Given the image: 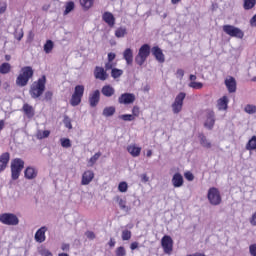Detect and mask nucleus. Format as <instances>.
I'll return each mask as SVG.
<instances>
[{"label": "nucleus", "instance_id": "47", "mask_svg": "<svg viewBox=\"0 0 256 256\" xmlns=\"http://www.w3.org/2000/svg\"><path fill=\"white\" fill-rule=\"evenodd\" d=\"M129 239H131V231L124 230L122 232V241H129Z\"/></svg>", "mask_w": 256, "mask_h": 256}, {"label": "nucleus", "instance_id": "12", "mask_svg": "<svg viewBox=\"0 0 256 256\" xmlns=\"http://www.w3.org/2000/svg\"><path fill=\"white\" fill-rule=\"evenodd\" d=\"M100 101H101V92L99 90H94L89 94L88 102L90 107L92 108L97 107Z\"/></svg>", "mask_w": 256, "mask_h": 256}, {"label": "nucleus", "instance_id": "45", "mask_svg": "<svg viewBox=\"0 0 256 256\" xmlns=\"http://www.w3.org/2000/svg\"><path fill=\"white\" fill-rule=\"evenodd\" d=\"M63 123L66 129H73V124H71V118L69 116H64Z\"/></svg>", "mask_w": 256, "mask_h": 256}, {"label": "nucleus", "instance_id": "53", "mask_svg": "<svg viewBox=\"0 0 256 256\" xmlns=\"http://www.w3.org/2000/svg\"><path fill=\"white\" fill-rule=\"evenodd\" d=\"M45 99H46V101H51V99H53V92L47 91L45 93Z\"/></svg>", "mask_w": 256, "mask_h": 256}, {"label": "nucleus", "instance_id": "28", "mask_svg": "<svg viewBox=\"0 0 256 256\" xmlns=\"http://www.w3.org/2000/svg\"><path fill=\"white\" fill-rule=\"evenodd\" d=\"M199 139H200V145L202 147H205V149H211V142H209V140H207V137L204 136L203 133L199 134Z\"/></svg>", "mask_w": 256, "mask_h": 256}, {"label": "nucleus", "instance_id": "30", "mask_svg": "<svg viewBox=\"0 0 256 256\" xmlns=\"http://www.w3.org/2000/svg\"><path fill=\"white\" fill-rule=\"evenodd\" d=\"M247 151H256V136H252L246 144Z\"/></svg>", "mask_w": 256, "mask_h": 256}, {"label": "nucleus", "instance_id": "14", "mask_svg": "<svg viewBox=\"0 0 256 256\" xmlns=\"http://www.w3.org/2000/svg\"><path fill=\"white\" fill-rule=\"evenodd\" d=\"M204 127L206 129H213L215 127V111L207 110L206 111V121L204 123Z\"/></svg>", "mask_w": 256, "mask_h": 256}, {"label": "nucleus", "instance_id": "63", "mask_svg": "<svg viewBox=\"0 0 256 256\" xmlns=\"http://www.w3.org/2000/svg\"><path fill=\"white\" fill-rule=\"evenodd\" d=\"M69 244H62L61 249L62 251H69Z\"/></svg>", "mask_w": 256, "mask_h": 256}, {"label": "nucleus", "instance_id": "32", "mask_svg": "<svg viewBox=\"0 0 256 256\" xmlns=\"http://www.w3.org/2000/svg\"><path fill=\"white\" fill-rule=\"evenodd\" d=\"M125 35H127V28L119 27L116 29L115 37H117V39H121V38L125 37Z\"/></svg>", "mask_w": 256, "mask_h": 256}, {"label": "nucleus", "instance_id": "44", "mask_svg": "<svg viewBox=\"0 0 256 256\" xmlns=\"http://www.w3.org/2000/svg\"><path fill=\"white\" fill-rule=\"evenodd\" d=\"M188 87L191 89H203V83L201 82H190L188 84Z\"/></svg>", "mask_w": 256, "mask_h": 256}, {"label": "nucleus", "instance_id": "64", "mask_svg": "<svg viewBox=\"0 0 256 256\" xmlns=\"http://www.w3.org/2000/svg\"><path fill=\"white\" fill-rule=\"evenodd\" d=\"M3 129H5V120H0V133Z\"/></svg>", "mask_w": 256, "mask_h": 256}, {"label": "nucleus", "instance_id": "15", "mask_svg": "<svg viewBox=\"0 0 256 256\" xmlns=\"http://www.w3.org/2000/svg\"><path fill=\"white\" fill-rule=\"evenodd\" d=\"M11 161V154L9 152H4L0 155V173H3Z\"/></svg>", "mask_w": 256, "mask_h": 256}, {"label": "nucleus", "instance_id": "22", "mask_svg": "<svg viewBox=\"0 0 256 256\" xmlns=\"http://www.w3.org/2000/svg\"><path fill=\"white\" fill-rule=\"evenodd\" d=\"M183 183H185V180H183V175L181 173L177 172L172 177V185L175 188L183 187Z\"/></svg>", "mask_w": 256, "mask_h": 256}, {"label": "nucleus", "instance_id": "23", "mask_svg": "<svg viewBox=\"0 0 256 256\" xmlns=\"http://www.w3.org/2000/svg\"><path fill=\"white\" fill-rule=\"evenodd\" d=\"M102 19L107 23L108 26L115 27V16H113V13L104 12Z\"/></svg>", "mask_w": 256, "mask_h": 256}, {"label": "nucleus", "instance_id": "3", "mask_svg": "<svg viewBox=\"0 0 256 256\" xmlns=\"http://www.w3.org/2000/svg\"><path fill=\"white\" fill-rule=\"evenodd\" d=\"M10 169L12 181H17L21 177V172L25 169V161L21 158L12 159Z\"/></svg>", "mask_w": 256, "mask_h": 256}, {"label": "nucleus", "instance_id": "27", "mask_svg": "<svg viewBox=\"0 0 256 256\" xmlns=\"http://www.w3.org/2000/svg\"><path fill=\"white\" fill-rule=\"evenodd\" d=\"M123 58L125 59L127 65H133V50L131 48H127L123 52Z\"/></svg>", "mask_w": 256, "mask_h": 256}, {"label": "nucleus", "instance_id": "43", "mask_svg": "<svg viewBox=\"0 0 256 256\" xmlns=\"http://www.w3.org/2000/svg\"><path fill=\"white\" fill-rule=\"evenodd\" d=\"M127 189H129V186L127 185V182H120L118 185V191L120 193H127Z\"/></svg>", "mask_w": 256, "mask_h": 256}, {"label": "nucleus", "instance_id": "24", "mask_svg": "<svg viewBox=\"0 0 256 256\" xmlns=\"http://www.w3.org/2000/svg\"><path fill=\"white\" fill-rule=\"evenodd\" d=\"M127 151L132 157H139V155H141V147L136 144L128 145Z\"/></svg>", "mask_w": 256, "mask_h": 256}, {"label": "nucleus", "instance_id": "62", "mask_svg": "<svg viewBox=\"0 0 256 256\" xmlns=\"http://www.w3.org/2000/svg\"><path fill=\"white\" fill-rule=\"evenodd\" d=\"M141 179L143 183H147L149 181V176H147V174H142Z\"/></svg>", "mask_w": 256, "mask_h": 256}, {"label": "nucleus", "instance_id": "40", "mask_svg": "<svg viewBox=\"0 0 256 256\" xmlns=\"http://www.w3.org/2000/svg\"><path fill=\"white\" fill-rule=\"evenodd\" d=\"M244 111L246 113H248L249 115H253L254 113H256V106L251 105V104H247L244 108Z\"/></svg>", "mask_w": 256, "mask_h": 256}, {"label": "nucleus", "instance_id": "46", "mask_svg": "<svg viewBox=\"0 0 256 256\" xmlns=\"http://www.w3.org/2000/svg\"><path fill=\"white\" fill-rule=\"evenodd\" d=\"M120 119H122V121H135L133 114H123L120 116Z\"/></svg>", "mask_w": 256, "mask_h": 256}, {"label": "nucleus", "instance_id": "29", "mask_svg": "<svg viewBox=\"0 0 256 256\" xmlns=\"http://www.w3.org/2000/svg\"><path fill=\"white\" fill-rule=\"evenodd\" d=\"M11 73V64L4 62L0 65V74L1 75H7Z\"/></svg>", "mask_w": 256, "mask_h": 256}, {"label": "nucleus", "instance_id": "9", "mask_svg": "<svg viewBox=\"0 0 256 256\" xmlns=\"http://www.w3.org/2000/svg\"><path fill=\"white\" fill-rule=\"evenodd\" d=\"M185 97H187V94H185V92H180L172 103V111L175 115L183 111V101H185Z\"/></svg>", "mask_w": 256, "mask_h": 256}, {"label": "nucleus", "instance_id": "51", "mask_svg": "<svg viewBox=\"0 0 256 256\" xmlns=\"http://www.w3.org/2000/svg\"><path fill=\"white\" fill-rule=\"evenodd\" d=\"M184 177L187 179V181H193V179H195V176L190 171L185 172Z\"/></svg>", "mask_w": 256, "mask_h": 256}, {"label": "nucleus", "instance_id": "16", "mask_svg": "<svg viewBox=\"0 0 256 256\" xmlns=\"http://www.w3.org/2000/svg\"><path fill=\"white\" fill-rule=\"evenodd\" d=\"M151 53L158 63H165V54H163V50H161L159 46L152 47Z\"/></svg>", "mask_w": 256, "mask_h": 256}, {"label": "nucleus", "instance_id": "50", "mask_svg": "<svg viewBox=\"0 0 256 256\" xmlns=\"http://www.w3.org/2000/svg\"><path fill=\"white\" fill-rule=\"evenodd\" d=\"M249 253L251 256H256V243L249 246Z\"/></svg>", "mask_w": 256, "mask_h": 256}, {"label": "nucleus", "instance_id": "54", "mask_svg": "<svg viewBox=\"0 0 256 256\" xmlns=\"http://www.w3.org/2000/svg\"><path fill=\"white\" fill-rule=\"evenodd\" d=\"M110 69L113 71V63L112 62H107L106 64H105V71H110Z\"/></svg>", "mask_w": 256, "mask_h": 256}, {"label": "nucleus", "instance_id": "34", "mask_svg": "<svg viewBox=\"0 0 256 256\" xmlns=\"http://www.w3.org/2000/svg\"><path fill=\"white\" fill-rule=\"evenodd\" d=\"M103 115L104 117H112V115H115V107L109 106L104 108Z\"/></svg>", "mask_w": 256, "mask_h": 256}, {"label": "nucleus", "instance_id": "38", "mask_svg": "<svg viewBox=\"0 0 256 256\" xmlns=\"http://www.w3.org/2000/svg\"><path fill=\"white\" fill-rule=\"evenodd\" d=\"M51 135V131L44 130V131H38L36 134L37 139H47Z\"/></svg>", "mask_w": 256, "mask_h": 256}, {"label": "nucleus", "instance_id": "35", "mask_svg": "<svg viewBox=\"0 0 256 256\" xmlns=\"http://www.w3.org/2000/svg\"><path fill=\"white\" fill-rule=\"evenodd\" d=\"M94 0H80V5L83 9H91L93 7Z\"/></svg>", "mask_w": 256, "mask_h": 256}, {"label": "nucleus", "instance_id": "6", "mask_svg": "<svg viewBox=\"0 0 256 256\" xmlns=\"http://www.w3.org/2000/svg\"><path fill=\"white\" fill-rule=\"evenodd\" d=\"M222 29L229 37H235V39H243L245 37V32L234 25L226 24L222 26Z\"/></svg>", "mask_w": 256, "mask_h": 256}, {"label": "nucleus", "instance_id": "41", "mask_svg": "<svg viewBox=\"0 0 256 256\" xmlns=\"http://www.w3.org/2000/svg\"><path fill=\"white\" fill-rule=\"evenodd\" d=\"M60 143L61 147L64 149H69V147H71V140L69 138H61Z\"/></svg>", "mask_w": 256, "mask_h": 256}, {"label": "nucleus", "instance_id": "42", "mask_svg": "<svg viewBox=\"0 0 256 256\" xmlns=\"http://www.w3.org/2000/svg\"><path fill=\"white\" fill-rule=\"evenodd\" d=\"M99 157H101V152L95 153L90 159V167H93L95 163L99 160Z\"/></svg>", "mask_w": 256, "mask_h": 256}, {"label": "nucleus", "instance_id": "18", "mask_svg": "<svg viewBox=\"0 0 256 256\" xmlns=\"http://www.w3.org/2000/svg\"><path fill=\"white\" fill-rule=\"evenodd\" d=\"M37 175H39V171L35 167L28 166L24 170V177L29 181L37 179Z\"/></svg>", "mask_w": 256, "mask_h": 256}, {"label": "nucleus", "instance_id": "48", "mask_svg": "<svg viewBox=\"0 0 256 256\" xmlns=\"http://www.w3.org/2000/svg\"><path fill=\"white\" fill-rule=\"evenodd\" d=\"M127 252L125 251V247L120 246L116 249V256H126Z\"/></svg>", "mask_w": 256, "mask_h": 256}, {"label": "nucleus", "instance_id": "52", "mask_svg": "<svg viewBox=\"0 0 256 256\" xmlns=\"http://www.w3.org/2000/svg\"><path fill=\"white\" fill-rule=\"evenodd\" d=\"M85 235H86V237L88 238V239H95V232H93V231H87L86 233H85Z\"/></svg>", "mask_w": 256, "mask_h": 256}, {"label": "nucleus", "instance_id": "11", "mask_svg": "<svg viewBox=\"0 0 256 256\" xmlns=\"http://www.w3.org/2000/svg\"><path fill=\"white\" fill-rule=\"evenodd\" d=\"M135 94L133 93H123L118 98V103L120 105H133L135 103Z\"/></svg>", "mask_w": 256, "mask_h": 256}, {"label": "nucleus", "instance_id": "37", "mask_svg": "<svg viewBox=\"0 0 256 256\" xmlns=\"http://www.w3.org/2000/svg\"><path fill=\"white\" fill-rule=\"evenodd\" d=\"M53 47H55L53 42L51 40H47L44 44V52L47 54L51 53V51H53Z\"/></svg>", "mask_w": 256, "mask_h": 256}, {"label": "nucleus", "instance_id": "5", "mask_svg": "<svg viewBox=\"0 0 256 256\" xmlns=\"http://www.w3.org/2000/svg\"><path fill=\"white\" fill-rule=\"evenodd\" d=\"M83 95H85V86L76 85L70 99V105H72V107H77V105H81Z\"/></svg>", "mask_w": 256, "mask_h": 256}, {"label": "nucleus", "instance_id": "20", "mask_svg": "<svg viewBox=\"0 0 256 256\" xmlns=\"http://www.w3.org/2000/svg\"><path fill=\"white\" fill-rule=\"evenodd\" d=\"M93 179H95V173L91 170H86L82 174L81 185H89Z\"/></svg>", "mask_w": 256, "mask_h": 256}, {"label": "nucleus", "instance_id": "36", "mask_svg": "<svg viewBox=\"0 0 256 256\" xmlns=\"http://www.w3.org/2000/svg\"><path fill=\"white\" fill-rule=\"evenodd\" d=\"M74 9H75V2L73 1L67 2L65 6L64 15H69V13H71V11H73Z\"/></svg>", "mask_w": 256, "mask_h": 256}, {"label": "nucleus", "instance_id": "21", "mask_svg": "<svg viewBox=\"0 0 256 256\" xmlns=\"http://www.w3.org/2000/svg\"><path fill=\"white\" fill-rule=\"evenodd\" d=\"M45 233H47V227L42 226L39 228L35 233V241L37 243H44L46 239Z\"/></svg>", "mask_w": 256, "mask_h": 256}, {"label": "nucleus", "instance_id": "39", "mask_svg": "<svg viewBox=\"0 0 256 256\" xmlns=\"http://www.w3.org/2000/svg\"><path fill=\"white\" fill-rule=\"evenodd\" d=\"M121 75H123V70L117 68L111 70V77H113V79H119Z\"/></svg>", "mask_w": 256, "mask_h": 256}, {"label": "nucleus", "instance_id": "13", "mask_svg": "<svg viewBox=\"0 0 256 256\" xmlns=\"http://www.w3.org/2000/svg\"><path fill=\"white\" fill-rule=\"evenodd\" d=\"M94 77L99 81H107V79H109V74L107 73V70H105V68L101 66H96L94 68Z\"/></svg>", "mask_w": 256, "mask_h": 256}, {"label": "nucleus", "instance_id": "60", "mask_svg": "<svg viewBox=\"0 0 256 256\" xmlns=\"http://www.w3.org/2000/svg\"><path fill=\"white\" fill-rule=\"evenodd\" d=\"M251 27H256V14L250 19Z\"/></svg>", "mask_w": 256, "mask_h": 256}, {"label": "nucleus", "instance_id": "59", "mask_svg": "<svg viewBox=\"0 0 256 256\" xmlns=\"http://www.w3.org/2000/svg\"><path fill=\"white\" fill-rule=\"evenodd\" d=\"M139 247V242H132L130 245V249L132 251H135V249H137Z\"/></svg>", "mask_w": 256, "mask_h": 256}, {"label": "nucleus", "instance_id": "7", "mask_svg": "<svg viewBox=\"0 0 256 256\" xmlns=\"http://www.w3.org/2000/svg\"><path fill=\"white\" fill-rule=\"evenodd\" d=\"M0 223H2V225L15 227L19 225V217L14 213H2L0 214Z\"/></svg>", "mask_w": 256, "mask_h": 256}, {"label": "nucleus", "instance_id": "33", "mask_svg": "<svg viewBox=\"0 0 256 256\" xmlns=\"http://www.w3.org/2000/svg\"><path fill=\"white\" fill-rule=\"evenodd\" d=\"M256 5V0H244L243 8L245 11H250V9H253Z\"/></svg>", "mask_w": 256, "mask_h": 256}, {"label": "nucleus", "instance_id": "55", "mask_svg": "<svg viewBox=\"0 0 256 256\" xmlns=\"http://www.w3.org/2000/svg\"><path fill=\"white\" fill-rule=\"evenodd\" d=\"M250 224L253 225V227H256V212L250 218Z\"/></svg>", "mask_w": 256, "mask_h": 256}, {"label": "nucleus", "instance_id": "17", "mask_svg": "<svg viewBox=\"0 0 256 256\" xmlns=\"http://www.w3.org/2000/svg\"><path fill=\"white\" fill-rule=\"evenodd\" d=\"M228 92L235 93L237 91V80L233 76H229L224 81Z\"/></svg>", "mask_w": 256, "mask_h": 256}, {"label": "nucleus", "instance_id": "49", "mask_svg": "<svg viewBox=\"0 0 256 256\" xmlns=\"http://www.w3.org/2000/svg\"><path fill=\"white\" fill-rule=\"evenodd\" d=\"M140 114H141V110H140L139 106H133L132 116H134V119H135V117H139Z\"/></svg>", "mask_w": 256, "mask_h": 256}, {"label": "nucleus", "instance_id": "31", "mask_svg": "<svg viewBox=\"0 0 256 256\" xmlns=\"http://www.w3.org/2000/svg\"><path fill=\"white\" fill-rule=\"evenodd\" d=\"M117 201H118L119 207H120V209H122V211H126V212L131 211V208H129V206H127V200H125L123 198H118Z\"/></svg>", "mask_w": 256, "mask_h": 256}, {"label": "nucleus", "instance_id": "61", "mask_svg": "<svg viewBox=\"0 0 256 256\" xmlns=\"http://www.w3.org/2000/svg\"><path fill=\"white\" fill-rule=\"evenodd\" d=\"M42 256H53V253H51V251L49 250H44L41 252Z\"/></svg>", "mask_w": 256, "mask_h": 256}, {"label": "nucleus", "instance_id": "56", "mask_svg": "<svg viewBox=\"0 0 256 256\" xmlns=\"http://www.w3.org/2000/svg\"><path fill=\"white\" fill-rule=\"evenodd\" d=\"M7 11V3L0 5V15H3Z\"/></svg>", "mask_w": 256, "mask_h": 256}, {"label": "nucleus", "instance_id": "25", "mask_svg": "<svg viewBox=\"0 0 256 256\" xmlns=\"http://www.w3.org/2000/svg\"><path fill=\"white\" fill-rule=\"evenodd\" d=\"M101 93L104 97H113V95H115V88L109 84L104 85L101 89Z\"/></svg>", "mask_w": 256, "mask_h": 256}, {"label": "nucleus", "instance_id": "10", "mask_svg": "<svg viewBox=\"0 0 256 256\" xmlns=\"http://www.w3.org/2000/svg\"><path fill=\"white\" fill-rule=\"evenodd\" d=\"M161 247L166 255H171L173 253V238L164 235L161 239Z\"/></svg>", "mask_w": 256, "mask_h": 256}, {"label": "nucleus", "instance_id": "19", "mask_svg": "<svg viewBox=\"0 0 256 256\" xmlns=\"http://www.w3.org/2000/svg\"><path fill=\"white\" fill-rule=\"evenodd\" d=\"M218 111H227L229 109V97L228 96H222L217 100L216 105Z\"/></svg>", "mask_w": 256, "mask_h": 256}, {"label": "nucleus", "instance_id": "1", "mask_svg": "<svg viewBox=\"0 0 256 256\" xmlns=\"http://www.w3.org/2000/svg\"><path fill=\"white\" fill-rule=\"evenodd\" d=\"M34 74L35 72L33 71V67H22L19 75L16 78V85L18 87H27V85L29 84V80L33 79Z\"/></svg>", "mask_w": 256, "mask_h": 256}, {"label": "nucleus", "instance_id": "26", "mask_svg": "<svg viewBox=\"0 0 256 256\" xmlns=\"http://www.w3.org/2000/svg\"><path fill=\"white\" fill-rule=\"evenodd\" d=\"M22 110L28 119H33V117H35V109H33V106L24 104Z\"/></svg>", "mask_w": 256, "mask_h": 256}, {"label": "nucleus", "instance_id": "8", "mask_svg": "<svg viewBox=\"0 0 256 256\" xmlns=\"http://www.w3.org/2000/svg\"><path fill=\"white\" fill-rule=\"evenodd\" d=\"M207 198L210 205L214 206L221 205V202L223 201L221 198V192H219V189L215 187L209 188Z\"/></svg>", "mask_w": 256, "mask_h": 256}, {"label": "nucleus", "instance_id": "57", "mask_svg": "<svg viewBox=\"0 0 256 256\" xmlns=\"http://www.w3.org/2000/svg\"><path fill=\"white\" fill-rule=\"evenodd\" d=\"M176 75L178 77H180V79H183L184 75H185V71L183 69H178L176 72Z\"/></svg>", "mask_w": 256, "mask_h": 256}, {"label": "nucleus", "instance_id": "2", "mask_svg": "<svg viewBox=\"0 0 256 256\" xmlns=\"http://www.w3.org/2000/svg\"><path fill=\"white\" fill-rule=\"evenodd\" d=\"M47 83V77L43 75L37 81L33 82L30 87V95L32 99H39L43 93H45V85Z\"/></svg>", "mask_w": 256, "mask_h": 256}, {"label": "nucleus", "instance_id": "4", "mask_svg": "<svg viewBox=\"0 0 256 256\" xmlns=\"http://www.w3.org/2000/svg\"><path fill=\"white\" fill-rule=\"evenodd\" d=\"M151 46L149 44H143L139 50L138 54L135 56V63L139 65V67H143L145 65V61L149 58V55H151Z\"/></svg>", "mask_w": 256, "mask_h": 256}, {"label": "nucleus", "instance_id": "58", "mask_svg": "<svg viewBox=\"0 0 256 256\" xmlns=\"http://www.w3.org/2000/svg\"><path fill=\"white\" fill-rule=\"evenodd\" d=\"M115 57H116L115 53H113V52L108 53V61L109 62L112 63L113 60L115 59Z\"/></svg>", "mask_w": 256, "mask_h": 256}]
</instances>
